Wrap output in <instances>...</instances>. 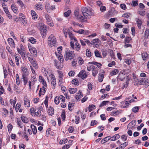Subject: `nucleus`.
Returning <instances> with one entry per match:
<instances>
[{
    "label": "nucleus",
    "instance_id": "a211bd4d",
    "mask_svg": "<svg viewBox=\"0 0 149 149\" xmlns=\"http://www.w3.org/2000/svg\"><path fill=\"white\" fill-rule=\"evenodd\" d=\"M135 20L137 23V24L139 29H140L142 24L141 21L139 19L137 18H136Z\"/></svg>",
    "mask_w": 149,
    "mask_h": 149
},
{
    "label": "nucleus",
    "instance_id": "72a5a7b5",
    "mask_svg": "<svg viewBox=\"0 0 149 149\" xmlns=\"http://www.w3.org/2000/svg\"><path fill=\"white\" fill-rule=\"evenodd\" d=\"M16 80L17 84V85H19L20 83V81L19 80V76L18 74L16 75Z\"/></svg>",
    "mask_w": 149,
    "mask_h": 149
},
{
    "label": "nucleus",
    "instance_id": "473e14b6",
    "mask_svg": "<svg viewBox=\"0 0 149 149\" xmlns=\"http://www.w3.org/2000/svg\"><path fill=\"white\" fill-rule=\"evenodd\" d=\"M132 40L131 38L130 37H126L125 38V43L126 44L127 43H129Z\"/></svg>",
    "mask_w": 149,
    "mask_h": 149
},
{
    "label": "nucleus",
    "instance_id": "e2e57ef3",
    "mask_svg": "<svg viewBox=\"0 0 149 149\" xmlns=\"http://www.w3.org/2000/svg\"><path fill=\"white\" fill-rule=\"evenodd\" d=\"M21 55L23 58L25 57V54H26V52L25 51L23 50L20 53Z\"/></svg>",
    "mask_w": 149,
    "mask_h": 149
},
{
    "label": "nucleus",
    "instance_id": "393cba45",
    "mask_svg": "<svg viewBox=\"0 0 149 149\" xmlns=\"http://www.w3.org/2000/svg\"><path fill=\"white\" fill-rule=\"evenodd\" d=\"M11 8L12 10L13 11V12L15 13H18V11H17V8L15 6V5L14 4H12L11 5Z\"/></svg>",
    "mask_w": 149,
    "mask_h": 149
},
{
    "label": "nucleus",
    "instance_id": "bf43d9fd",
    "mask_svg": "<svg viewBox=\"0 0 149 149\" xmlns=\"http://www.w3.org/2000/svg\"><path fill=\"white\" fill-rule=\"evenodd\" d=\"M121 71H122L123 72V73L125 75L128 73H129L130 72V70L128 69L123 70Z\"/></svg>",
    "mask_w": 149,
    "mask_h": 149
},
{
    "label": "nucleus",
    "instance_id": "a878e982",
    "mask_svg": "<svg viewBox=\"0 0 149 149\" xmlns=\"http://www.w3.org/2000/svg\"><path fill=\"white\" fill-rule=\"evenodd\" d=\"M77 91V89L76 88H70L69 91L70 93L74 94Z\"/></svg>",
    "mask_w": 149,
    "mask_h": 149
},
{
    "label": "nucleus",
    "instance_id": "9d476101",
    "mask_svg": "<svg viewBox=\"0 0 149 149\" xmlns=\"http://www.w3.org/2000/svg\"><path fill=\"white\" fill-rule=\"evenodd\" d=\"M75 16L77 17V19L81 22H84V18L83 16L79 15V13L77 11L74 12Z\"/></svg>",
    "mask_w": 149,
    "mask_h": 149
},
{
    "label": "nucleus",
    "instance_id": "4d7b16f0",
    "mask_svg": "<svg viewBox=\"0 0 149 149\" xmlns=\"http://www.w3.org/2000/svg\"><path fill=\"white\" fill-rule=\"evenodd\" d=\"M99 40L98 39H93L92 41V45H94L96 43H99Z\"/></svg>",
    "mask_w": 149,
    "mask_h": 149
},
{
    "label": "nucleus",
    "instance_id": "09e8293b",
    "mask_svg": "<svg viewBox=\"0 0 149 149\" xmlns=\"http://www.w3.org/2000/svg\"><path fill=\"white\" fill-rule=\"evenodd\" d=\"M77 59H75L72 62V65L73 66H75L77 63Z\"/></svg>",
    "mask_w": 149,
    "mask_h": 149
},
{
    "label": "nucleus",
    "instance_id": "4be33fe9",
    "mask_svg": "<svg viewBox=\"0 0 149 149\" xmlns=\"http://www.w3.org/2000/svg\"><path fill=\"white\" fill-rule=\"evenodd\" d=\"M22 70L23 72L22 74V76L23 75H25V76H27L29 74V72L28 71H27L26 68L25 67H23L22 69Z\"/></svg>",
    "mask_w": 149,
    "mask_h": 149
},
{
    "label": "nucleus",
    "instance_id": "680f3d73",
    "mask_svg": "<svg viewBox=\"0 0 149 149\" xmlns=\"http://www.w3.org/2000/svg\"><path fill=\"white\" fill-rule=\"evenodd\" d=\"M63 76V74L62 72L59 73V81H62V77Z\"/></svg>",
    "mask_w": 149,
    "mask_h": 149
},
{
    "label": "nucleus",
    "instance_id": "6ab92c4d",
    "mask_svg": "<svg viewBox=\"0 0 149 149\" xmlns=\"http://www.w3.org/2000/svg\"><path fill=\"white\" fill-rule=\"evenodd\" d=\"M88 63L89 64H94L95 65H96L98 68H100L101 66L102 65L100 63H98L95 61L89 62Z\"/></svg>",
    "mask_w": 149,
    "mask_h": 149
},
{
    "label": "nucleus",
    "instance_id": "0e129e2a",
    "mask_svg": "<svg viewBox=\"0 0 149 149\" xmlns=\"http://www.w3.org/2000/svg\"><path fill=\"white\" fill-rule=\"evenodd\" d=\"M78 63L80 65H81L84 63V61L81 58H79Z\"/></svg>",
    "mask_w": 149,
    "mask_h": 149
},
{
    "label": "nucleus",
    "instance_id": "603ef678",
    "mask_svg": "<svg viewBox=\"0 0 149 149\" xmlns=\"http://www.w3.org/2000/svg\"><path fill=\"white\" fill-rule=\"evenodd\" d=\"M86 55L88 57H90L91 56V52L88 49H87L86 50Z\"/></svg>",
    "mask_w": 149,
    "mask_h": 149
},
{
    "label": "nucleus",
    "instance_id": "58836bf2",
    "mask_svg": "<svg viewBox=\"0 0 149 149\" xmlns=\"http://www.w3.org/2000/svg\"><path fill=\"white\" fill-rule=\"evenodd\" d=\"M103 57L104 58L107 55V50L105 49H102L101 50Z\"/></svg>",
    "mask_w": 149,
    "mask_h": 149
},
{
    "label": "nucleus",
    "instance_id": "7ed1b4c3",
    "mask_svg": "<svg viewBox=\"0 0 149 149\" xmlns=\"http://www.w3.org/2000/svg\"><path fill=\"white\" fill-rule=\"evenodd\" d=\"M56 42V39L53 34L51 35L48 38V43L51 47L54 45Z\"/></svg>",
    "mask_w": 149,
    "mask_h": 149
},
{
    "label": "nucleus",
    "instance_id": "7c9ffc66",
    "mask_svg": "<svg viewBox=\"0 0 149 149\" xmlns=\"http://www.w3.org/2000/svg\"><path fill=\"white\" fill-rule=\"evenodd\" d=\"M21 118L22 121L24 123H27L28 122V119L26 117L24 116H21Z\"/></svg>",
    "mask_w": 149,
    "mask_h": 149
},
{
    "label": "nucleus",
    "instance_id": "ea45409f",
    "mask_svg": "<svg viewBox=\"0 0 149 149\" xmlns=\"http://www.w3.org/2000/svg\"><path fill=\"white\" fill-rule=\"evenodd\" d=\"M118 72V70L117 69H114L111 72V75H114L116 74Z\"/></svg>",
    "mask_w": 149,
    "mask_h": 149
},
{
    "label": "nucleus",
    "instance_id": "bb28decb",
    "mask_svg": "<svg viewBox=\"0 0 149 149\" xmlns=\"http://www.w3.org/2000/svg\"><path fill=\"white\" fill-rule=\"evenodd\" d=\"M31 13L33 19H35L36 18H37L38 15L36 14V13L34 10H31Z\"/></svg>",
    "mask_w": 149,
    "mask_h": 149
},
{
    "label": "nucleus",
    "instance_id": "f257e3e1",
    "mask_svg": "<svg viewBox=\"0 0 149 149\" xmlns=\"http://www.w3.org/2000/svg\"><path fill=\"white\" fill-rule=\"evenodd\" d=\"M81 10L84 18V21H86V19L88 18L89 16H93L94 15V13H93L92 10L90 9L89 10L85 7H82Z\"/></svg>",
    "mask_w": 149,
    "mask_h": 149
},
{
    "label": "nucleus",
    "instance_id": "20e7f679",
    "mask_svg": "<svg viewBox=\"0 0 149 149\" xmlns=\"http://www.w3.org/2000/svg\"><path fill=\"white\" fill-rule=\"evenodd\" d=\"M38 25L40 26V29L41 31V33L43 36L42 37L44 38V36L45 37L46 35L47 31V27L45 25H44L42 23L38 24Z\"/></svg>",
    "mask_w": 149,
    "mask_h": 149
},
{
    "label": "nucleus",
    "instance_id": "6e6d98bb",
    "mask_svg": "<svg viewBox=\"0 0 149 149\" xmlns=\"http://www.w3.org/2000/svg\"><path fill=\"white\" fill-rule=\"evenodd\" d=\"M95 68V67L93 65H91V66H87V69L88 71H90L91 70H93Z\"/></svg>",
    "mask_w": 149,
    "mask_h": 149
},
{
    "label": "nucleus",
    "instance_id": "1a4fd4ad",
    "mask_svg": "<svg viewBox=\"0 0 149 149\" xmlns=\"http://www.w3.org/2000/svg\"><path fill=\"white\" fill-rule=\"evenodd\" d=\"M67 33L69 35V37L70 38L71 41H72V40H74V41H77V39L75 38L74 35L72 33V32L70 31L69 30H67Z\"/></svg>",
    "mask_w": 149,
    "mask_h": 149
},
{
    "label": "nucleus",
    "instance_id": "f03ea898",
    "mask_svg": "<svg viewBox=\"0 0 149 149\" xmlns=\"http://www.w3.org/2000/svg\"><path fill=\"white\" fill-rule=\"evenodd\" d=\"M75 54L74 52L72 51L67 50L66 51L64 55L65 60L67 61L68 60H71L74 58L75 56Z\"/></svg>",
    "mask_w": 149,
    "mask_h": 149
},
{
    "label": "nucleus",
    "instance_id": "39448f33",
    "mask_svg": "<svg viewBox=\"0 0 149 149\" xmlns=\"http://www.w3.org/2000/svg\"><path fill=\"white\" fill-rule=\"evenodd\" d=\"M75 44L74 42L72 41H71L70 45L72 49H75L76 50L79 51L80 49L81 46L80 44L78 42V41H75Z\"/></svg>",
    "mask_w": 149,
    "mask_h": 149
},
{
    "label": "nucleus",
    "instance_id": "5701e85b",
    "mask_svg": "<svg viewBox=\"0 0 149 149\" xmlns=\"http://www.w3.org/2000/svg\"><path fill=\"white\" fill-rule=\"evenodd\" d=\"M15 56L16 64L17 66H19V59L20 58V57L19 56H17L15 55Z\"/></svg>",
    "mask_w": 149,
    "mask_h": 149
},
{
    "label": "nucleus",
    "instance_id": "aec40b11",
    "mask_svg": "<svg viewBox=\"0 0 149 149\" xmlns=\"http://www.w3.org/2000/svg\"><path fill=\"white\" fill-rule=\"evenodd\" d=\"M31 54L33 55L36 56L37 55V51L36 49L32 47L31 49H30Z\"/></svg>",
    "mask_w": 149,
    "mask_h": 149
},
{
    "label": "nucleus",
    "instance_id": "4c0bfd02",
    "mask_svg": "<svg viewBox=\"0 0 149 149\" xmlns=\"http://www.w3.org/2000/svg\"><path fill=\"white\" fill-rule=\"evenodd\" d=\"M140 109L139 107H135L132 109V111L134 113L137 112Z\"/></svg>",
    "mask_w": 149,
    "mask_h": 149
},
{
    "label": "nucleus",
    "instance_id": "338daca9",
    "mask_svg": "<svg viewBox=\"0 0 149 149\" xmlns=\"http://www.w3.org/2000/svg\"><path fill=\"white\" fill-rule=\"evenodd\" d=\"M8 131L9 132H10L13 128V126L10 124H9L8 126Z\"/></svg>",
    "mask_w": 149,
    "mask_h": 149
},
{
    "label": "nucleus",
    "instance_id": "f3484780",
    "mask_svg": "<svg viewBox=\"0 0 149 149\" xmlns=\"http://www.w3.org/2000/svg\"><path fill=\"white\" fill-rule=\"evenodd\" d=\"M44 84L43 85V86L42 87V88H40V90L39 91V97H40L42 95L41 92L42 91V90H45L47 88V84Z\"/></svg>",
    "mask_w": 149,
    "mask_h": 149
},
{
    "label": "nucleus",
    "instance_id": "f704fd0d",
    "mask_svg": "<svg viewBox=\"0 0 149 149\" xmlns=\"http://www.w3.org/2000/svg\"><path fill=\"white\" fill-rule=\"evenodd\" d=\"M92 71V75L94 77L95 76L98 72V70L96 69L95 68Z\"/></svg>",
    "mask_w": 149,
    "mask_h": 149
},
{
    "label": "nucleus",
    "instance_id": "dca6fc26",
    "mask_svg": "<svg viewBox=\"0 0 149 149\" xmlns=\"http://www.w3.org/2000/svg\"><path fill=\"white\" fill-rule=\"evenodd\" d=\"M104 75V72L103 71L99 74L98 80L99 82H102V81Z\"/></svg>",
    "mask_w": 149,
    "mask_h": 149
},
{
    "label": "nucleus",
    "instance_id": "4468645a",
    "mask_svg": "<svg viewBox=\"0 0 149 149\" xmlns=\"http://www.w3.org/2000/svg\"><path fill=\"white\" fill-rule=\"evenodd\" d=\"M22 79H23L24 85L25 86L29 80L28 77H27V76H25V75H22Z\"/></svg>",
    "mask_w": 149,
    "mask_h": 149
},
{
    "label": "nucleus",
    "instance_id": "864d4df0",
    "mask_svg": "<svg viewBox=\"0 0 149 149\" xmlns=\"http://www.w3.org/2000/svg\"><path fill=\"white\" fill-rule=\"evenodd\" d=\"M48 98L47 96H46V99L44 101V103L46 108H47L48 106Z\"/></svg>",
    "mask_w": 149,
    "mask_h": 149
},
{
    "label": "nucleus",
    "instance_id": "0eeeda50",
    "mask_svg": "<svg viewBox=\"0 0 149 149\" xmlns=\"http://www.w3.org/2000/svg\"><path fill=\"white\" fill-rule=\"evenodd\" d=\"M47 24L51 27L54 26V23L51 17L48 14L45 15Z\"/></svg>",
    "mask_w": 149,
    "mask_h": 149
},
{
    "label": "nucleus",
    "instance_id": "79ce46f5",
    "mask_svg": "<svg viewBox=\"0 0 149 149\" xmlns=\"http://www.w3.org/2000/svg\"><path fill=\"white\" fill-rule=\"evenodd\" d=\"M29 41L32 44H34L36 42V40L33 38L31 37L29 38Z\"/></svg>",
    "mask_w": 149,
    "mask_h": 149
},
{
    "label": "nucleus",
    "instance_id": "a19ab883",
    "mask_svg": "<svg viewBox=\"0 0 149 149\" xmlns=\"http://www.w3.org/2000/svg\"><path fill=\"white\" fill-rule=\"evenodd\" d=\"M134 101V99H132L128 101H126L125 102V104L126 105V106H125V107H127L128 104L131 103L132 102H133Z\"/></svg>",
    "mask_w": 149,
    "mask_h": 149
},
{
    "label": "nucleus",
    "instance_id": "de8ad7c7",
    "mask_svg": "<svg viewBox=\"0 0 149 149\" xmlns=\"http://www.w3.org/2000/svg\"><path fill=\"white\" fill-rule=\"evenodd\" d=\"M71 13V11L70 10H68L64 13V15L65 17H67L69 16Z\"/></svg>",
    "mask_w": 149,
    "mask_h": 149
},
{
    "label": "nucleus",
    "instance_id": "2eb2a0df",
    "mask_svg": "<svg viewBox=\"0 0 149 149\" xmlns=\"http://www.w3.org/2000/svg\"><path fill=\"white\" fill-rule=\"evenodd\" d=\"M83 96V94L81 92V91H79L78 93V94L75 97L76 100H79L80 98Z\"/></svg>",
    "mask_w": 149,
    "mask_h": 149
},
{
    "label": "nucleus",
    "instance_id": "c03bdc74",
    "mask_svg": "<svg viewBox=\"0 0 149 149\" xmlns=\"http://www.w3.org/2000/svg\"><path fill=\"white\" fill-rule=\"evenodd\" d=\"M54 102L56 104H58L60 102V99L58 96H56L55 98Z\"/></svg>",
    "mask_w": 149,
    "mask_h": 149
},
{
    "label": "nucleus",
    "instance_id": "49530a36",
    "mask_svg": "<svg viewBox=\"0 0 149 149\" xmlns=\"http://www.w3.org/2000/svg\"><path fill=\"white\" fill-rule=\"evenodd\" d=\"M72 84L78 85H79V82L78 81V80L77 79H75L72 80Z\"/></svg>",
    "mask_w": 149,
    "mask_h": 149
},
{
    "label": "nucleus",
    "instance_id": "774afa93",
    "mask_svg": "<svg viewBox=\"0 0 149 149\" xmlns=\"http://www.w3.org/2000/svg\"><path fill=\"white\" fill-rule=\"evenodd\" d=\"M120 6L121 8L123 10H125L126 9V6L124 3L120 4Z\"/></svg>",
    "mask_w": 149,
    "mask_h": 149
},
{
    "label": "nucleus",
    "instance_id": "c85d7f7f",
    "mask_svg": "<svg viewBox=\"0 0 149 149\" xmlns=\"http://www.w3.org/2000/svg\"><path fill=\"white\" fill-rule=\"evenodd\" d=\"M96 108V106L93 104L90 105L88 107V110L89 112L91 111Z\"/></svg>",
    "mask_w": 149,
    "mask_h": 149
},
{
    "label": "nucleus",
    "instance_id": "69168bd1",
    "mask_svg": "<svg viewBox=\"0 0 149 149\" xmlns=\"http://www.w3.org/2000/svg\"><path fill=\"white\" fill-rule=\"evenodd\" d=\"M97 121L95 120H92L91 122V126H93L97 124Z\"/></svg>",
    "mask_w": 149,
    "mask_h": 149
},
{
    "label": "nucleus",
    "instance_id": "6e6552de",
    "mask_svg": "<svg viewBox=\"0 0 149 149\" xmlns=\"http://www.w3.org/2000/svg\"><path fill=\"white\" fill-rule=\"evenodd\" d=\"M78 77L84 79L87 77L86 72L85 70H82L78 75Z\"/></svg>",
    "mask_w": 149,
    "mask_h": 149
},
{
    "label": "nucleus",
    "instance_id": "c756f323",
    "mask_svg": "<svg viewBox=\"0 0 149 149\" xmlns=\"http://www.w3.org/2000/svg\"><path fill=\"white\" fill-rule=\"evenodd\" d=\"M34 114L38 116H40L41 115L40 111L38 109H36Z\"/></svg>",
    "mask_w": 149,
    "mask_h": 149
},
{
    "label": "nucleus",
    "instance_id": "e433bc0d",
    "mask_svg": "<svg viewBox=\"0 0 149 149\" xmlns=\"http://www.w3.org/2000/svg\"><path fill=\"white\" fill-rule=\"evenodd\" d=\"M95 56L97 57L102 58L101 55L100 54L99 52L97 50H96L94 52Z\"/></svg>",
    "mask_w": 149,
    "mask_h": 149
},
{
    "label": "nucleus",
    "instance_id": "13d9d810",
    "mask_svg": "<svg viewBox=\"0 0 149 149\" xmlns=\"http://www.w3.org/2000/svg\"><path fill=\"white\" fill-rule=\"evenodd\" d=\"M17 3L22 7H23L24 6V4L20 0H17Z\"/></svg>",
    "mask_w": 149,
    "mask_h": 149
},
{
    "label": "nucleus",
    "instance_id": "b1692460",
    "mask_svg": "<svg viewBox=\"0 0 149 149\" xmlns=\"http://www.w3.org/2000/svg\"><path fill=\"white\" fill-rule=\"evenodd\" d=\"M120 137V135L118 134H115L113 136H112L111 139V141H115L116 139H117Z\"/></svg>",
    "mask_w": 149,
    "mask_h": 149
},
{
    "label": "nucleus",
    "instance_id": "37998d69",
    "mask_svg": "<svg viewBox=\"0 0 149 149\" xmlns=\"http://www.w3.org/2000/svg\"><path fill=\"white\" fill-rule=\"evenodd\" d=\"M131 15V14L129 13H124L123 14L122 17H126L127 18H128L129 17H130V15Z\"/></svg>",
    "mask_w": 149,
    "mask_h": 149
},
{
    "label": "nucleus",
    "instance_id": "9b49d317",
    "mask_svg": "<svg viewBox=\"0 0 149 149\" xmlns=\"http://www.w3.org/2000/svg\"><path fill=\"white\" fill-rule=\"evenodd\" d=\"M24 104L25 107H29L30 106V100L27 96H25L24 98Z\"/></svg>",
    "mask_w": 149,
    "mask_h": 149
},
{
    "label": "nucleus",
    "instance_id": "2f4dec72",
    "mask_svg": "<svg viewBox=\"0 0 149 149\" xmlns=\"http://www.w3.org/2000/svg\"><path fill=\"white\" fill-rule=\"evenodd\" d=\"M21 24L24 26H26L27 25L26 21L24 18H22L21 19Z\"/></svg>",
    "mask_w": 149,
    "mask_h": 149
},
{
    "label": "nucleus",
    "instance_id": "a18cd8bd",
    "mask_svg": "<svg viewBox=\"0 0 149 149\" xmlns=\"http://www.w3.org/2000/svg\"><path fill=\"white\" fill-rule=\"evenodd\" d=\"M15 100H13V99H10V102L11 104H13V107H15L16 101V99L15 97Z\"/></svg>",
    "mask_w": 149,
    "mask_h": 149
},
{
    "label": "nucleus",
    "instance_id": "3c124183",
    "mask_svg": "<svg viewBox=\"0 0 149 149\" xmlns=\"http://www.w3.org/2000/svg\"><path fill=\"white\" fill-rule=\"evenodd\" d=\"M142 57L143 60H144L146 58L148 57V54L147 53H144L142 54Z\"/></svg>",
    "mask_w": 149,
    "mask_h": 149
},
{
    "label": "nucleus",
    "instance_id": "5fc2aeb1",
    "mask_svg": "<svg viewBox=\"0 0 149 149\" xmlns=\"http://www.w3.org/2000/svg\"><path fill=\"white\" fill-rule=\"evenodd\" d=\"M109 102V101H104L103 102H102L100 106V107H103L106 104H107V103H108Z\"/></svg>",
    "mask_w": 149,
    "mask_h": 149
},
{
    "label": "nucleus",
    "instance_id": "052dcab7",
    "mask_svg": "<svg viewBox=\"0 0 149 149\" xmlns=\"http://www.w3.org/2000/svg\"><path fill=\"white\" fill-rule=\"evenodd\" d=\"M121 138L123 141H125L127 140V136L126 135L123 134L121 136Z\"/></svg>",
    "mask_w": 149,
    "mask_h": 149
},
{
    "label": "nucleus",
    "instance_id": "ddd939ff",
    "mask_svg": "<svg viewBox=\"0 0 149 149\" xmlns=\"http://www.w3.org/2000/svg\"><path fill=\"white\" fill-rule=\"evenodd\" d=\"M125 75L123 72L121 71L119 74L118 75L117 77V78L121 81H123L125 78Z\"/></svg>",
    "mask_w": 149,
    "mask_h": 149
},
{
    "label": "nucleus",
    "instance_id": "c9c22d12",
    "mask_svg": "<svg viewBox=\"0 0 149 149\" xmlns=\"http://www.w3.org/2000/svg\"><path fill=\"white\" fill-rule=\"evenodd\" d=\"M58 58L59 60L60 61V62L59 63V64L61 63V61L62 62H63V58L61 54H58Z\"/></svg>",
    "mask_w": 149,
    "mask_h": 149
},
{
    "label": "nucleus",
    "instance_id": "412c9836",
    "mask_svg": "<svg viewBox=\"0 0 149 149\" xmlns=\"http://www.w3.org/2000/svg\"><path fill=\"white\" fill-rule=\"evenodd\" d=\"M31 128L32 130L33 134H36L37 132V130L36 127L34 125H31Z\"/></svg>",
    "mask_w": 149,
    "mask_h": 149
},
{
    "label": "nucleus",
    "instance_id": "423d86ee",
    "mask_svg": "<svg viewBox=\"0 0 149 149\" xmlns=\"http://www.w3.org/2000/svg\"><path fill=\"white\" fill-rule=\"evenodd\" d=\"M28 59L30 62L32 64V65L35 68L37 69L38 68V67L36 60L33 58L32 57H28Z\"/></svg>",
    "mask_w": 149,
    "mask_h": 149
},
{
    "label": "nucleus",
    "instance_id": "cd10ccee",
    "mask_svg": "<svg viewBox=\"0 0 149 149\" xmlns=\"http://www.w3.org/2000/svg\"><path fill=\"white\" fill-rule=\"evenodd\" d=\"M49 114L51 116L53 115L54 113V109L53 108L50 107L48 111Z\"/></svg>",
    "mask_w": 149,
    "mask_h": 149
},
{
    "label": "nucleus",
    "instance_id": "8fccbe9b",
    "mask_svg": "<svg viewBox=\"0 0 149 149\" xmlns=\"http://www.w3.org/2000/svg\"><path fill=\"white\" fill-rule=\"evenodd\" d=\"M138 84V85H141L143 84L144 83V81L142 79H138L137 80Z\"/></svg>",
    "mask_w": 149,
    "mask_h": 149
},
{
    "label": "nucleus",
    "instance_id": "f8f14e48",
    "mask_svg": "<svg viewBox=\"0 0 149 149\" xmlns=\"http://www.w3.org/2000/svg\"><path fill=\"white\" fill-rule=\"evenodd\" d=\"M8 41L9 44L12 47H15V44L13 40L11 38H9L8 39Z\"/></svg>",
    "mask_w": 149,
    "mask_h": 149
}]
</instances>
